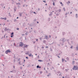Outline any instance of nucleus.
<instances>
[{"instance_id":"nucleus-29","label":"nucleus","mask_w":78,"mask_h":78,"mask_svg":"<svg viewBox=\"0 0 78 78\" xmlns=\"http://www.w3.org/2000/svg\"><path fill=\"white\" fill-rule=\"evenodd\" d=\"M39 66L38 65V66H37V68H39Z\"/></svg>"},{"instance_id":"nucleus-16","label":"nucleus","mask_w":78,"mask_h":78,"mask_svg":"<svg viewBox=\"0 0 78 78\" xmlns=\"http://www.w3.org/2000/svg\"><path fill=\"white\" fill-rule=\"evenodd\" d=\"M28 55L29 56V57H31V53L30 54Z\"/></svg>"},{"instance_id":"nucleus-40","label":"nucleus","mask_w":78,"mask_h":78,"mask_svg":"<svg viewBox=\"0 0 78 78\" xmlns=\"http://www.w3.org/2000/svg\"><path fill=\"white\" fill-rule=\"evenodd\" d=\"M13 62H16V59H14V60H13Z\"/></svg>"},{"instance_id":"nucleus-36","label":"nucleus","mask_w":78,"mask_h":78,"mask_svg":"<svg viewBox=\"0 0 78 78\" xmlns=\"http://www.w3.org/2000/svg\"><path fill=\"white\" fill-rule=\"evenodd\" d=\"M71 48H73V46H71V47H70Z\"/></svg>"},{"instance_id":"nucleus-21","label":"nucleus","mask_w":78,"mask_h":78,"mask_svg":"<svg viewBox=\"0 0 78 78\" xmlns=\"http://www.w3.org/2000/svg\"><path fill=\"white\" fill-rule=\"evenodd\" d=\"M67 4H69V3H70V2L69 1H68V2L66 3Z\"/></svg>"},{"instance_id":"nucleus-6","label":"nucleus","mask_w":78,"mask_h":78,"mask_svg":"<svg viewBox=\"0 0 78 78\" xmlns=\"http://www.w3.org/2000/svg\"><path fill=\"white\" fill-rule=\"evenodd\" d=\"M31 52V51H28L27 52V53H26V55H29L30 54Z\"/></svg>"},{"instance_id":"nucleus-20","label":"nucleus","mask_w":78,"mask_h":78,"mask_svg":"<svg viewBox=\"0 0 78 78\" xmlns=\"http://www.w3.org/2000/svg\"><path fill=\"white\" fill-rule=\"evenodd\" d=\"M76 50L77 51L78 50V46H77V47L76 48Z\"/></svg>"},{"instance_id":"nucleus-57","label":"nucleus","mask_w":78,"mask_h":78,"mask_svg":"<svg viewBox=\"0 0 78 78\" xmlns=\"http://www.w3.org/2000/svg\"><path fill=\"white\" fill-rule=\"evenodd\" d=\"M51 37V36L50 35H49V38H50Z\"/></svg>"},{"instance_id":"nucleus-22","label":"nucleus","mask_w":78,"mask_h":78,"mask_svg":"<svg viewBox=\"0 0 78 78\" xmlns=\"http://www.w3.org/2000/svg\"><path fill=\"white\" fill-rule=\"evenodd\" d=\"M62 34L63 35H65V34H66V33H65V32H63L62 33Z\"/></svg>"},{"instance_id":"nucleus-48","label":"nucleus","mask_w":78,"mask_h":78,"mask_svg":"<svg viewBox=\"0 0 78 78\" xmlns=\"http://www.w3.org/2000/svg\"><path fill=\"white\" fill-rule=\"evenodd\" d=\"M34 14H36V12H34Z\"/></svg>"},{"instance_id":"nucleus-55","label":"nucleus","mask_w":78,"mask_h":78,"mask_svg":"<svg viewBox=\"0 0 78 78\" xmlns=\"http://www.w3.org/2000/svg\"><path fill=\"white\" fill-rule=\"evenodd\" d=\"M36 41H38V39H37L36 40Z\"/></svg>"},{"instance_id":"nucleus-1","label":"nucleus","mask_w":78,"mask_h":78,"mask_svg":"<svg viewBox=\"0 0 78 78\" xmlns=\"http://www.w3.org/2000/svg\"><path fill=\"white\" fill-rule=\"evenodd\" d=\"M61 41H60V44H61V45H63L64 44V43L65 41H66V39L65 38H62L61 39Z\"/></svg>"},{"instance_id":"nucleus-15","label":"nucleus","mask_w":78,"mask_h":78,"mask_svg":"<svg viewBox=\"0 0 78 78\" xmlns=\"http://www.w3.org/2000/svg\"><path fill=\"white\" fill-rule=\"evenodd\" d=\"M21 63V61H19V65H22V64L20 63Z\"/></svg>"},{"instance_id":"nucleus-53","label":"nucleus","mask_w":78,"mask_h":78,"mask_svg":"<svg viewBox=\"0 0 78 78\" xmlns=\"http://www.w3.org/2000/svg\"><path fill=\"white\" fill-rule=\"evenodd\" d=\"M44 70H45V68L44 67Z\"/></svg>"},{"instance_id":"nucleus-46","label":"nucleus","mask_w":78,"mask_h":78,"mask_svg":"<svg viewBox=\"0 0 78 78\" xmlns=\"http://www.w3.org/2000/svg\"><path fill=\"white\" fill-rule=\"evenodd\" d=\"M20 69H22V67H20Z\"/></svg>"},{"instance_id":"nucleus-3","label":"nucleus","mask_w":78,"mask_h":78,"mask_svg":"<svg viewBox=\"0 0 78 78\" xmlns=\"http://www.w3.org/2000/svg\"><path fill=\"white\" fill-rule=\"evenodd\" d=\"M67 41L69 45H71L72 44V41H70V39H67Z\"/></svg>"},{"instance_id":"nucleus-17","label":"nucleus","mask_w":78,"mask_h":78,"mask_svg":"<svg viewBox=\"0 0 78 78\" xmlns=\"http://www.w3.org/2000/svg\"><path fill=\"white\" fill-rule=\"evenodd\" d=\"M51 75V73H49L48 75H47V76H50Z\"/></svg>"},{"instance_id":"nucleus-45","label":"nucleus","mask_w":78,"mask_h":78,"mask_svg":"<svg viewBox=\"0 0 78 78\" xmlns=\"http://www.w3.org/2000/svg\"><path fill=\"white\" fill-rule=\"evenodd\" d=\"M26 59H28V57H26Z\"/></svg>"},{"instance_id":"nucleus-47","label":"nucleus","mask_w":78,"mask_h":78,"mask_svg":"<svg viewBox=\"0 0 78 78\" xmlns=\"http://www.w3.org/2000/svg\"><path fill=\"white\" fill-rule=\"evenodd\" d=\"M37 58H39V55H38V56H37Z\"/></svg>"},{"instance_id":"nucleus-37","label":"nucleus","mask_w":78,"mask_h":78,"mask_svg":"<svg viewBox=\"0 0 78 78\" xmlns=\"http://www.w3.org/2000/svg\"><path fill=\"white\" fill-rule=\"evenodd\" d=\"M4 20H6V19H7V18H4Z\"/></svg>"},{"instance_id":"nucleus-54","label":"nucleus","mask_w":78,"mask_h":78,"mask_svg":"<svg viewBox=\"0 0 78 78\" xmlns=\"http://www.w3.org/2000/svg\"><path fill=\"white\" fill-rule=\"evenodd\" d=\"M14 11H16V9H14Z\"/></svg>"},{"instance_id":"nucleus-62","label":"nucleus","mask_w":78,"mask_h":78,"mask_svg":"<svg viewBox=\"0 0 78 78\" xmlns=\"http://www.w3.org/2000/svg\"><path fill=\"white\" fill-rule=\"evenodd\" d=\"M64 67L63 68V70H64Z\"/></svg>"},{"instance_id":"nucleus-9","label":"nucleus","mask_w":78,"mask_h":78,"mask_svg":"<svg viewBox=\"0 0 78 78\" xmlns=\"http://www.w3.org/2000/svg\"><path fill=\"white\" fill-rule=\"evenodd\" d=\"M24 48H25V47L26 48H28V45H25L24 44Z\"/></svg>"},{"instance_id":"nucleus-13","label":"nucleus","mask_w":78,"mask_h":78,"mask_svg":"<svg viewBox=\"0 0 78 78\" xmlns=\"http://www.w3.org/2000/svg\"><path fill=\"white\" fill-rule=\"evenodd\" d=\"M8 29H7V28L5 27V31H8Z\"/></svg>"},{"instance_id":"nucleus-12","label":"nucleus","mask_w":78,"mask_h":78,"mask_svg":"<svg viewBox=\"0 0 78 78\" xmlns=\"http://www.w3.org/2000/svg\"><path fill=\"white\" fill-rule=\"evenodd\" d=\"M50 13H51L50 14H49V16H52V14H53V13L51 12H50Z\"/></svg>"},{"instance_id":"nucleus-7","label":"nucleus","mask_w":78,"mask_h":78,"mask_svg":"<svg viewBox=\"0 0 78 78\" xmlns=\"http://www.w3.org/2000/svg\"><path fill=\"white\" fill-rule=\"evenodd\" d=\"M21 44H20L19 45L20 47H22L23 46V43L22 42L20 43Z\"/></svg>"},{"instance_id":"nucleus-5","label":"nucleus","mask_w":78,"mask_h":78,"mask_svg":"<svg viewBox=\"0 0 78 78\" xmlns=\"http://www.w3.org/2000/svg\"><path fill=\"white\" fill-rule=\"evenodd\" d=\"M16 72V70L13 69L12 71H11L10 72L13 73H15Z\"/></svg>"},{"instance_id":"nucleus-27","label":"nucleus","mask_w":78,"mask_h":78,"mask_svg":"<svg viewBox=\"0 0 78 78\" xmlns=\"http://www.w3.org/2000/svg\"><path fill=\"white\" fill-rule=\"evenodd\" d=\"M38 61H39V62H42V60H38Z\"/></svg>"},{"instance_id":"nucleus-30","label":"nucleus","mask_w":78,"mask_h":78,"mask_svg":"<svg viewBox=\"0 0 78 78\" xmlns=\"http://www.w3.org/2000/svg\"><path fill=\"white\" fill-rule=\"evenodd\" d=\"M11 35H14V32H12L11 34Z\"/></svg>"},{"instance_id":"nucleus-34","label":"nucleus","mask_w":78,"mask_h":78,"mask_svg":"<svg viewBox=\"0 0 78 78\" xmlns=\"http://www.w3.org/2000/svg\"><path fill=\"white\" fill-rule=\"evenodd\" d=\"M63 9L64 10V11H66V10L65 9V8H63Z\"/></svg>"},{"instance_id":"nucleus-8","label":"nucleus","mask_w":78,"mask_h":78,"mask_svg":"<svg viewBox=\"0 0 78 78\" xmlns=\"http://www.w3.org/2000/svg\"><path fill=\"white\" fill-rule=\"evenodd\" d=\"M60 13L58 12L56 14V16H58L59 15Z\"/></svg>"},{"instance_id":"nucleus-50","label":"nucleus","mask_w":78,"mask_h":78,"mask_svg":"<svg viewBox=\"0 0 78 78\" xmlns=\"http://www.w3.org/2000/svg\"><path fill=\"white\" fill-rule=\"evenodd\" d=\"M43 2H44V3H46V2H45V1H43Z\"/></svg>"},{"instance_id":"nucleus-44","label":"nucleus","mask_w":78,"mask_h":78,"mask_svg":"<svg viewBox=\"0 0 78 78\" xmlns=\"http://www.w3.org/2000/svg\"><path fill=\"white\" fill-rule=\"evenodd\" d=\"M65 71H66V72H67V69H65Z\"/></svg>"},{"instance_id":"nucleus-33","label":"nucleus","mask_w":78,"mask_h":78,"mask_svg":"<svg viewBox=\"0 0 78 78\" xmlns=\"http://www.w3.org/2000/svg\"><path fill=\"white\" fill-rule=\"evenodd\" d=\"M34 33H36V31L35 30H34Z\"/></svg>"},{"instance_id":"nucleus-11","label":"nucleus","mask_w":78,"mask_h":78,"mask_svg":"<svg viewBox=\"0 0 78 78\" xmlns=\"http://www.w3.org/2000/svg\"><path fill=\"white\" fill-rule=\"evenodd\" d=\"M22 12H20L19 13V15L20 16V17L22 16Z\"/></svg>"},{"instance_id":"nucleus-18","label":"nucleus","mask_w":78,"mask_h":78,"mask_svg":"<svg viewBox=\"0 0 78 78\" xmlns=\"http://www.w3.org/2000/svg\"><path fill=\"white\" fill-rule=\"evenodd\" d=\"M76 18H78V14H76Z\"/></svg>"},{"instance_id":"nucleus-32","label":"nucleus","mask_w":78,"mask_h":78,"mask_svg":"<svg viewBox=\"0 0 78 78\" xmlns=\"http://www.w3.org/2000/svg\"><path fill=\"white\" fill-rule=\"evenodd\" d=\"M62 62H63V61H64V59L62 58Z\"/></svg>"},{"instance_id":"nucleus-26","label":"nucleus","mask_w":78,"mask_h":78,"mask_svg":"<svg viewBox=\"0 0 78 78\" xmlns=\"http://www.w3.org/2000/svg\"><path fill=\"white\" fill-rule=\"evenodd\" d=\"M50 50L51 51H53V50L52 49H51V48H50Z\"/></svg>"},{"instance_id":"nucleus-19","label":"nucleus","mask_w":78,"mask_h":78,"mask_svg":"<svg viewBox=\"0 0 78 78\" xmlns=\"http://www.w3.org/2000/svg\"><path fill=\"white\" fill-rule=\"evenodd\" d=\"M66 60H67V61H69V57H67L66 58Z\"/></svg>"},{"instance_id":"nucleus-51","label":"nucleus","mask_w":78,"mask_h":78,"mask_svg":"<svg viewBox=\"0 0 78 78\" xmlns=\"http://www.w3.org/2000/svg\"><path fill=\"white\" fill-rule=\"evenodd\" d=\"M38 11H39L40 10V9L38 8Z\"/></svg>"},{"instance_id":"nucleus-43","label":"nucleus","mask_w":78,"mask_h":78,"mask_svg":"<svg viewBox=\"0 0 78 78\" xmlns=\"http://www.w3.org/2000/svg\"><path fill=\"white\" fill-rule=\"evenodd\" d=\"M65 15L66 16H67V13H66V14H65Z\"/></svg>"},{"instance_id":"nucleus-24","label":"nucleus","mask_w":78,"mask_h":78,"mask_svg":"<svg viewBox=\"0 0 78 78\" xmlns=\"http://www.w3.org/2000/svg\"><path fill=\"white\" fill-rule=\"evenodd\" d=\"M43 42L44 43H45L46 42V41L45 40H44L43 41Z\"/></svg>"},{"instance_id":"nucleus-42","label":"nucleus","mask_w":78,"mask_h":78,"mask_svg":"<svg viewBox=\"0 0 78 78\" xmlns=\"http://www.w3.org/2000/svg\"><path fill=\"white\" fill-rule=\"evenodd\" d=\"M48 46H46V48H48Z\"/></svg>"},{"instance_id":"nucleus-39","label":"nucleus","mask_w":78,"mask_h":78,"mask_svg":"<svg viewBox=\"0 0 78 78\" xmlns=\"http://www.w3.org/2000/svg\"><path fill=\"white\" fill-rule=\"evenodd\" d=\"M16 30H19V28H16Z\"/></svg>"},{"instance_id":"nucleus-28","label":"nucleus","mask_w":78,"mask_h":78,"mask_svg":"<svg viewBox=\"0 0 78 78\" xmlns=\"http://www.w3.org/2000/svg\"><path fill=\"white\" fill-rule=\"evenodd\" d=\"M72 63L73 64H74L75 63V61L74 60H73L72 62Z\"/></svg>"},{"instance_id":"nucleus-31","label":"nucleus","mask_w":78,"mask_h":78,"mask_svg":"<svg viewBox=\"0 0 78 78\" xmlns=\"http://www.w3.org/2000/svg\"><path fill=\"white\" fill-rule=\"evenodd\" d=\"M13 36H14V35H11L10 36L11 37H13Z\"/></svg>"},{"instance_id":"nucleus-61","label":"nucleus","mask_w":78,"mask_h":78,"mask_svg":"<svg viewBox=\"0 0 78 78\" xmlns=\"http://www.w3.org/2000/svg\"><path fill=\"white\" fill-rule=\"evenodd\" d=\"M39 68H41V66H39Z\"/></svg>"},{"instance_id":"nucleus-49","label":"nucleus","mask_w":78,"mask_h":78,"mask_svg":"<svg viewBox=\"0 0 78 78\" xmlns=\"http://www.w3.org/2000/svg\"><path fill=\"white\" fill-rule=\"evenodd\" d=\"M25 40L26 41H27V38H26V37H25Z\"/></svg>"},{"instance_id":"nucleus-25","label":"nucleus","mask_w":78,"mask_h":78,"mask_svg":"<svg viewBox=\"0 0 78 78\" xmlns=\"http://www.w3.org/2000/svg\"><path fill=\"white\" fill-rule=\"evenodd\" d=\"M58 12H61V9H59L58 10Z\"/></svg>"},{"instance_id":"nucleus-41","label":"nucleus","mask_w":78,"mask_h":78,"mask_svg":"<svg viewBox=\"0 0 78 78\" xmlns=\"http://www.w3.org/2000/svg\"><path fill=\"white\" fill-rule=\"evenodd\" d=\"M53 5H54V6H55V2H53Z\"/></svg>"},{"instance_id":"nucleus-64","label":"nucleus","mask_w":78,"mask_h":78,"mask_svg":"<svg viewBox=\"0 0 78 78\" xmlns=\"http://www.w3.org/2000/svg\"><path fill=\"white\" fill-rule=\"evenodd\" d=\"M2 19H4V18H2Z\"/></svg>"},{"instance_id":"nucleus-52","label":"nucleus","mask_w":78,"mask_h":78,"mask_svg":"<svg viewBox=\"0 0 78 78\" xmlns=\"http://www.w3.org/2000/svg\"><path fill=\"white\" fill-rule=\"evenodd\" d=\"M2 33H4V31L2 30Z\"/></svg>"},{"instance_id":"nucleus-23","label":"nucleus","mask_w":78,"mask_h":78,"mask_svg":"<svg viewBox=\"0 0 78 78\" xmlns=\"http://www.w3.org/2000/svg\"><path fill=\"white\" fill-rule=\"evenodd\" d=\"M9 17H12V16H11V14H10V13H9Z\"/></svg>"},{"instance_id":"nucleus-10","label":"nucleus","mask_w":78,"mask_h":78,"mask_svg":"<svg viewBox=\"0 0 78 78\" xmlns=\"http://www.w3.org/2000/svg\"><path fill=\"white\" fill-rule=\"evenodd\" d=\"M16 5H21V4H20V2H19V3H16Z\"/></svg>"},{"instance_id":"nucleus-38","label":"nucleus","mask_w":78,"mask_h":78,"mask_svg":"<svg viewBox=\"0 0 78 78\" xmlns=\"http://www.w3.org/2000/svg\"><path fill=\"white\" fill-rule=\"evenodd\" d=\"M75 9V11H77V9Z\"/></svg>"},{"instance_id":"nucleus-63","label":"nucleus","mask_w":78,"mask_h":78,"mask_svg":"<svg viewBox=\"0 0 78 78\" xmlns=\"http://www.w3.org/2000/svg\"><path fill=\"white\" fill-rule=\"evenodd\" d=\"M18 61H20V58H19L18 60Z\"/></svg>"},{"instance_id":"nucleus-59","label":"nucleus","mask_w":78,"mask_h":78,"mask_svg":"<svg viewBox=\"0 0 78 78\" xmlns=\"http://www.w3.org/2000/svg\"><path fill=\"white\" fill-rule=\"evenodd\" d=\"M14 46H16V44H15V43H14Z\"/></svg>"},{"instance_id":"nucleus-2","label":"nucleus","mask_w":78,"mask_h":78,"mask_svg":"<svg viewBox=\"0 0 78 78\" xmlns=\"http://www.w3.org/2000/svg\"><path fill=\"white\" fill-rule=\"evenodd\" d=\"M73 70H78V67L77 66H74L73 67Z\"/></svg>"},{"instance_id":"nucleus-35","label":"nucleus","mask_w":78,"mask_h":78,"mask_svg":"<svg viewBox=\"0 0 78 78\" xmlns=\"http://www.w3.org/2000/svg\"><path fill=\"white\" fill-rule=\"evenodd\" d=\"M16 21H17V20H16L15 19L14 20V22H16Z\"/></svg>"},{"instance_id":"nucleus-60","label":"nucleus","mask_w":78,"mask_h":78,"mask_svg":"<svg viewBox=\"0 0 78 78\" xmlns=\"http://www.w3.org/2000/svg\"><path fill=\"white\" fill-rule=\"evenodd\" d=\"M54 44V42H53L52 43H51V44Z\"/></svg>"},{"instance_id":"nucleus-4","label":"nucleus","mask_w":78,"mask_h":78,"mask_svg":"<svg viewBox=\"0 0 78 78\" xmlns=\"http://www.w3.org/2000/svg\"><path fill=\"white\" fill-rule=\"evenodd\" d=\"M10 52H11V51L9 49L5 51V53L6 54H8V53H10Z\"/></svg>"},{"instance_id":"nucleus-14","label":"nucleus","mask_w":78,"mask_h":78,"mask_svg":"<svg viewBox=\"0 0 78 78\" xmlns=\"http://www.w3.org/2000/svg\"><path fill=\"white\" fill-rule=\"evenodd\" d=\"M45 39H46L47 40H48V36H45Z\"/></svg>"},{"instance_id":"nucleus-56","label":"nucleus","mask_w":78,"mask_h":78,"mask_svg":"<svg viewBox=\"0 0 78 78\" xmlns=\"http://www.w3.org/2000/svg\"><path fill=\"white\" fill-rule=\"evenodd\" d=\"M40 39L41 41V40H42V38H40Z\"/></svg>"},{"instance_id":"nucleus-58","label":"nucleus","mask_w":78,"mask_h":78,"mask_svg":"<svg viewBox=\"0 0 78 78\" xmlns=\"http://www.w3.org/2000/svg\"><path fill=\"white\" fill-rule=\"evenodd\" d=\"M44 48V47L43 46H42V48Z\"/></svg>"}]
</instances>
